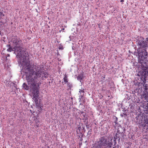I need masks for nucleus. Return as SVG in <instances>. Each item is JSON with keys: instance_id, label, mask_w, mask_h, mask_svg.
<instances>
[{"instance_id": "obj_1", "label": "nucleus", "mask_w": 148, "mask_h": 148, "mask_svg": "<svg viewBox=\"0 0 148 148\" xmlns=\"http://www.w3.org/2000/svg\"><path fill=\"white\" fill-rule=\"evenodd\" d=\"M19 42L17 40H14L13 45L14 47H10L7 49V51L10 52L14 51V53L16 55L17 57L18 58V63L19 66L21 68H22V70L27 74L26 77L28 75L32 76L39 69L42 70L39 65H32L30 64L28 53L25 51L23 48L19 47Z\"/></svg>"}, {"instance_id": "obj_2", "label": "nucleus", "mask_w": 148, "mask_h": 148, "mask_svg": "<svg viewBox=\"0 0 148 148\" xmlns=\"http://www.w3.org/2000/svg\"><path fill=\"white\" fill-rule=\"evenodd\" d=\"M48 74L47 72L41 70L39 69L37 70L35 74L32 75V76L28 75L26 77V80L28 84L30 85V87L33 90V91L32 99L34 101L36 107L39 108V110L41 111L42 110V106L40 105L38 103V99L39 96V86L41 84L40 82H38L40 80V77L42 76L43 78H47Z\"/></svg>"}, {"instance_id": "obj_3", "label": "nucleus", "mask_w": 148, "mask_h": 148, "mask_svg": "<svg viewBox=\"0 0 148 148\" xmlns=\"http://www.w3.org/2000/svg\"><path fill=\"white\" fill-rule=\"evenodd\" d=\"M147 58L143 55L138 57V62L141 64V70L139 72L138 75L140 76L141 79L142 80L143 84L139 83L138 84V88L141 91L144 89L142 96L145 100H148V85L145 84L146 78L148 75V67L146 62Z\"/></svg>"}, {"instance_id": "obj_4", "label": "nucleus", "mask_w": 148, "mask_h": 148, "mask_svg": "<svg viewBox=\"0 0 148 148\" xmlns=\"http://www.w3.org/2000/svg\"><path fill=\"white\" fill-rule=\"evenodd\" d=\"M138 44L140 47L142 48H145L147 46V42L146 41L145 42L143 40H139Z\"/></svg>"}, {"instance_id": "obj_5", "label": "nucleus", "mask_w": 148, "mask_h": 148, "mask_svg": "<svg viewBox=\"0 0 148 148\" xmlns=\"http://www.w3.org/2000/svg\"><path fill=\"white\" fill-rule=\"evenodd\" d=\"M84 78L83 74H81L78 75L77 77V79L78 80H79L81 82V80Z\"/></svg>"}, {"instance_id": "obj_6", "label": "nucleus", "mask_w": 148, "mask_h": 148, "mask_svg": "<svg viewBox=\"0 0 148 148\" xmlns=\"http://www.w3.org/2000/svg\"><path fill=\"white\" fill-rule=\"evenodd\" d=\"M23 88L26 90H28L29 89V86H27L25 83L23 84Z\"/></svg>"}, {"instance_id": "obj_7", "label": "nucleus", "mask_w": 148, "mask_h": 148, "mask_svg": "<svg viewBox=\"0 0 148 148\" xmlns=\"http://www.w3.org/2000/svg\"><path fill=\"white\" fill-rule=\"evenodd\" d=\"M145 123L146 124L148 123V115L145 116L144 118Z\"/></svg>"}, {"instance_id": "obj_8", "label": "nucleus", "mask_w": 148, "mask_h": 148, "mask_svg": "<svg viewBox=\"0 0 148 148\" xmlns=\"http://www.w3.org/2000/svg\"><path fill=\"white\" fill-rule=\"evenodd\" d=\"M64 81L65 84L67 83L68 82L67 77L66 75H65L63 79Z\"/></svg>"}, {"instance_id": "obj_9", "label": "nucleus", "mask_w": 148, "mask_h": 148, "mask_svg": "<svg viewBox=\"0 0 148 148\" xmlns=\"http://www.w3.org/2000/svg\"><path fill=\"white\" fill-rule=\"evenodd\" d=\"M79 92L81 93V95H80V96H81V98H82V97H83V94H82L81 93L82 92L83 93H84V90H80L79 91Z\"/></svg>"}, {"instance_id": "obj_10", "label": "nucleus", "mask_w": 148, "mask_h": 148, "mask_svg": "<svg viewBox=\"0 0 148 148\" xmlns=\"http://www.w3.org/2000/svg\"><path fill=\"white\" fill-rule=\"evenodd\" d=\"M4 16V14L2 12L0 11V17H1L2 16Z\"/></svg>"}, {"instance_id": "obj_11", "label": "nucleus", "mask_w": 148, "mask_h": 148, "mask_svg": "<svg viewBox=\"0 0 148 148\" xmlns=\"http://www.w3.org/2000/svg\"><path fill=\"white\" fill-rule=\"evenodd\" d=\"M69 38H70L69 40L71 41L73 39V36H69Z\"/></svg>"}, {"instance_id": "obj_12", "label": "nucleus", "mask_w": 148, "mask_h": 148, "mask_svg": "<svg viewBox=\"0 0 148 148\" xmlns=\"http://www.w3.org/2000/svg\"><path fill=\"white\" fill-rule=\"evenodd\" d=\"M146 53V54H145V55L146 56H147V52H146V53Z\"/></svg>"}, {"instance_id": "obj_13", "label": "nucleus", "mask_w": 148, "mask_h": 148, "mask_svg": "<svg viewBox=\"0 0 148 148\" xmlns=\"http://www.w3.org/2000/svg\"><path fill=\"white\" fill-rule=\"evenodd\" d=\"M124 1V0H121L120 1V2H123Z\"/></svg>"}, {"instance_id": "obj_14", "label": "nucleus", "mask_w": 148, "mask_h": 148, "mask_svg": "<svg viewBox=\"0 0 148 148\" xmlns=\"http://www.w3.org/2000/svg\"><path fill=\"white\" fill-rule=\"evenodd\" d=\"M146 41H148V37L146 38Z\"/></svg>"}, {"instance_id": "obj_15", "label": "nucleus", "mask_w": 148, "mask_h": 148, "mask_svg": "<svg viewBox=\"0 0 148 148\" xmlns=\"http://www.w3.org/2000/svg\"><path fill=\"white\" fill-rule=\"evenodd\" d=\"M91 129H90V130H89V131H88V133H89V132H91Z\"/></svg>"}, {"instance_id": "obj_16", "label": "nucleus", "mask_w": 148, "mask_h": 148, "mask_svg": "<svg viewBox=\"0 0 148 148\" xmlns=\"http://www.w3.org/2000/svg\"><path fill=\"white\" fill-rule=\"evenodd\" d=\"M145 125L147 126V127H148V123L146 124H145Z\"/></svg>"}, {"instance_id": "obj_17", "label": "nucleus", "mask_w": 148, "mask_h": 148, "mask_svg": "<svg viewBox=\"0 0 148 148\" xmlns=\"http://www.w3.org/2000/svg\"><path fill=\"white\" fill-rule=\"evenodd\" d=\"M81 128V127H78V129H79V130H80V129Z\"/></svg>"}, {"instance_id": "obj_18", "label": "nucleus", "mask_w": 148, "mask_h": 148, "mask_svg": "<svg viewBox=\"0 0 148 148\" xmlns=\"http://www.w3.org/2000/svg\"><path fill=\"white\" fill-rule=\"evenodd\" d=\"M8 56H10V55L9 54H8Z\"/></svg>"}, {"instance_id": "obj_19", "label": "nucleus", "mask_w": 148, "mask_h": 148, "mask_svg": "<svg viewBox=\"0 0 148 148\" xmlns=\"http://www.w3.org/2000/svg\"><path fill=\"white\" fill-rule=\"evenodd\" d=\"M37 126L38 127V125H37Z\"/></svg>"}, {"instance_id": "obj_20", "label": "nucleus", "mask_w": 148, "mask_h": 148, "mask_svg": "<svg viewBox=\"0 0 148 148\" xmlns=\"http://www.w3.org/2000/svg\"><path fill=\"white\" fill-rule=\"evenodd\" d=\"M121 116H123V115H121Z\"/></svg>"}, {"instance_id": "obj_21", "label": "nucleus", "mask_w": 148, "mask_h": 148, "mask_svg": "<svg viewBox=\"0 0 148 148\" xmlns=\"http://www.w3.org/2000/svg\"><path fill=\"white\" fill-rule=\"evenodd\" d=\"M121 116H123V115H121Z\"/></svg>"}, {"instance_id": "obj_22", "label": "nucleus", "mask_w": 148, "mask_h": 148, "mask_svg": "<svg viewBox=\"0 0 148 148\" xmlns=\"http://www.w3.org/2000/svg\"><path fill=\"white\" fill-rule=\"evenodd\" d=\"M121 116H123V115H121Z\"/></svg>"}]
</instances>
